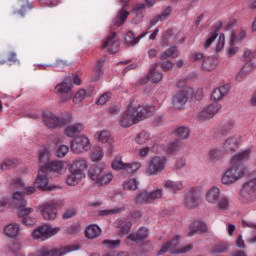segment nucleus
Returning a JSON list of instances; mask_svg holds the SVG:
<instances>
[{"instance_id": "obj_1", "label": "nucleus", "mask_w": 256, "mask_h": 256, "mask_svg": "<svg viewBox=\"0 0 256 256\" xmlns=\"http://www.w3.org/2000/svg\"><path fill=\"white\" fill-rule=\"evenodd\" d=\"M155 111H157V109L153 105L137 106L135 104H130L125 113L119 118L118 123L120 127L127 129V127L145 121L147 117L155 115Z\"/></svg>"}, {"instance_id": "obj_2", "label": "nucleus", "mask_w": 256, "mask_h": 256, "mask_svg": "<svg viewBox=\"0 0 256 256\" xmlns=\"http://www.w3.org/2000/svg\"><path fill=\"white\" fill-rule=\"evenodd\" d=\"M247 173V168L243 164H233L222 174L221 183L222 185H235L237 181L243 179Z\"/></svg>"}, {"instance_id": "obj_3", "label": "nucleus", "mask_w": 256, "mask_h": 256, "mask_svg": "<svg viewBox=\"0 0 256 256\" xmlns=\"http://www.w3.org/2000/svg\"><path fill=\"white\" fill-rule=\"evenodd\" d=\"M240 197H242V201L246 205H251V203L256 202V177L243 184Z\"/></svg>"}, {"instance_id": "obj_4", "label": "nucleus", "mask_w": 256, "mask_h": 256, "mask_svg": "<svg viewBox=\"0 0 256 256\" xmlns=\"http://www.w3.org/2000/svg\"><path fill=\"white\" fill-rule=\"evenodd\" d=\"M61 231L60 227H52L49 224L42 225L32 232V237L35 241H47L51 239L54 235H57Z\"/></svg>"}, {"instance_id": "obj_5", "label": "nucleus", "mask_w": 256, "mask_h": 256, "mask_svg": "<svg viewBox=\"0 0 256 256\" xmlns=\"http://www.w3.org/2000/svg\"><path fill=\"white\" fill-rule=\"evenodd\" d=\"M163 197V189L158 188L152 192L142 191L134 197V203L137 205H147L153 203L155 199H161Z\"/></svg>"}, {"instance_id": "obj_6", "label": "nucleus", "mask_w": 256, "mask_h": 256, "mask_svg": "<svg viewBox=\"0 0 256 256\" xmlns=\"http://www.w3.org/2000/svg\"><path fill=\"white\" fill-rule=\"evenodd\" d=\"M193 95V89L189 87H184L175 93L172 97V106L174 109H183L185 103L189 100V96Z\"/></svg>"}, {"instance_id": "obj_7", "label": "nucleus", "mask_w": 256, "mask_h": 256, "mask_svg": "<svg viewBox=\"0 0 256 256\" xmlns=\"http://www.w3.org/2000/svg\"><path fill=\"white\" fill-rule=\"evenodd\" d=\"M167 165V158L161 157V156H154L151 158L149 162L148 169L146 171V175H159V173H162L165 171V167Z\"/></svg>"}, {"instance_id": "obj_8", "label": "nucleus", "mask_w": 256, "mask_h": 256, "mask_svg": "<svg viewBox=\"0 0 256 256\" xmlns=\"http://www.w3.org/2000/svg\"><path fill=\"white\" fill-rule=\"evenodd\" d=\"M13 199V205L20 209L18 211V217H21L22 219H25V217H29L31 213H33V208H25V205H27V201L23 198V194L19 192H14L12 195Z\"/></svg>"}, {"instance_id": "obj_9", "label": "nucleus", "mask_w": 256, "mask_h": 256, "mask_svg": "<svg viewBox=\"0 0 256 256\" xmlns=\"http://www.w3.org/2000/svg\"><path fill=\"white\" fill-rule=\"evenodd\" d=\"M78 249L79 246H67L59 249H49L47 247H42L32 256H63L67 255V253H71V251H77Z\"/></svg>"}, {"instance_id": "obj_10", "label": "nucleus", "mask_w": 256, "mask_h": 256, "mask_svg": "<svg viewBox=\"0 0 256 256\" xmlns=\"http://www.w3.org/2000/svg\"><path fill=\"white\" fill-rule=\"evenodd\" d=\"M89 138L85 135L78 136L71 141L70 149L72 153L79 155L81 153H87L89 151Z\"/></svg>"}, {"instance_id": "obj_11", "label": "nucleus", "mask_w": 256, "mask_h": 256, "mask_svg": "<svg viewBox=\"0 0 256 256\" xmlns=\"http://www.w3.org/2000/svg\"><path fill=\"white\" fill-rule=\"evenodd\" d=\"M177 245H179V236H176L174 239L164 244L159 251V255H163V253H167V251L169 253H189V251L193 249V245L189 244L181 249L175 250Z\"/></svg>"}, {"instance_id": "obj_12", "label": "nucleus", "mask_w": 256, "mask_h": 256, "mask_svg": "<svg viewBox=\"0 0 256 256\" xmlns=\"http://www.w3.org/2000/svg\"><path fill=\"white\" fill-rule=\"evenodd\" d=\"M201 205V193L195 189H190L184 197V207L186 209H197Z\"/></svg>"}, {"instance_id": "obj_13", "label": "nucleus", "mask_w": 256, "mask_h": 256, "mask_svg": "<svg viewBox=\"0 0 256 256\" xmlns=\"http://www.w3.org/2000/svg\"><path fill=\"white\" fill-rule=\"evenodd\" d=\"M57 203L50 201L42 204L39 209L40 213L45 221H55L57 219Z\"/></svg>"}, {"instance_id": "obj_14", "label": "nucleus", "mask_w": 256, "mask_h": 256, "mask_svg": "<svg viewBox=\"0 0 256 256\" xmlns=\"http://www.w3.org/2000/svg\"><path fill=\"white\" fill-rule=\"evenodd\" d=\"M73 89V84L71 83V79H65L60 84L56 85L55 93L59 95V97H65L62 101H69L71 99V91Z\"/></svg>"}, {"instance_id": "obj_15", "label": "nucleus", "mask_w": 256, "mask_h": 256, "mask_svg": "<svg viewBox=\"0 0 256 256\" xmlns=\"http://www.w3.org/2000/svg\"><path fill=\"white\" fill-rule=\"evenodd\" d=\"M221 111V104L214 102L202 109V111L199 114V117L203 121H207V119H213L217 113Z\"/></svg>"}, {"instance_id": "obj_16", "label": "nucleus", "mask_w": 256, "mask_h": 256, "mask_svg": "<svg viewBox=\"0 0 256 256\" xmlns=\"http://www.w3.org/2000/svg\"><path fill=\"white\" fill-rule=\"evenodd\" d=\"M47 171L45 169H39L38 175L35 181V185L42 189V191H53L55 187L49 186V177L47 176Z\"/></svg>"}, {"instance_id": "obj_17", "label": "nucleus", "mask_w": 256, "mask_h": 256, "mask_svg": "<svg viewBox=\"0 0 256 256\" xmlns=\"http://www.w3.org/2000/svg\"><path fill=\"white\" fill-rule=\"evenodd\" d=\"M204 199L209 205H217L221 199V189L217 186H212L205 192Z\"/></svg>"}, {"instance_id": "obj_18", "label": "nucleus", "mask_w": 256, "mask_h": 256, "mask_svg": "<svg viewBox=\"0 0 256 256\" xmlns=\"http://www.w3.org/2000/svg\"><path fill=\"white\" fill-rule=\"evenodd\" d=\"M95 139L100 143H105L108 145V152L113 153V137H111V132L107 130L98 131L95 133Z\"/></svg>"}, {"instance_id": "obj_19", "label": "nucleus", "mask_w": 256, "mask_h": 256, "mask_svg": "<svg viewBox=\"0 0 256 256\" xmlns=\"http://www.w3.org/2000/svg\"><path fill=\"white\" fill-rule=\"evenodd\" d=\"M241 143V136L234 135L229 136L222 145V149L224 153H231V151H235L239 144Z\"/></svg>"}, {"instance_id": "obj_20", "label": "nucleus", "mask_w": 256, "mask_h": 256, "mask_svg": "<svg viewBox=\"0 0 256 256\" xmlns=\"http://www.w3.org/2000/svg\"><path fill=\"white\" fill-rule=\"evenodd\" d=\"M149 237V230L147 228H140L138 233H134L129 235L125 243L126 245H135V243H139V241H143V239H147Z\"/></svg>"}, {"instance_id": "obj_21", "label": "nucleus", "mask_w": 256, "mask_h": 256, "mask_svg": "<svg viewBox=\"0 0 256 256\" xmlns=\"http://www.w3.org/2000/svg\"><path fill=\"white\" fill-rule=\"evenodd\" d=\"M69 171H74L75 173H79L80 175L85 177V171H87V160L83 158H77L72 161L71 164L68 165Z\"/></svg>"}, {"instance_id": "obj_22", "label": "nucleus", "mask_w": 256, "mask_h": 256, "mask_svg": "<svg viewBox=\"0 0 256 256\" xmlns=\"http://www.w3.org/2000/svg\"><path fill=\"white\" fill-rule=\"evenodd\" d=\"M245 32H232L231 38H230V48L228 49L227 55L228 57H234L237 54V51H239V48L234 47L233 45H235V43H237V41H242V39H245Z\"/></svg>"}, {"instance_id": "obj_23", "label": "nucleus", "mask_w": 256, "mask_h": 256, "mask_svg": "<svg viewBox=\"0 0 256 256\" xmlns=\"http://www.w3.org/2000/svg\"><path fill=\"white\" fill-rule=\"evenodd\" d=\"M108 47V53L114 54L119 51V41L117 40V34L112 33L108 36L107 40L103 43L102 49Z\"/></svg>"}, {"instance_id": "obj_24", "label": "nucleus", "mask_w": 256, "mask_h": 256, "mask_svg": "<svg viewBox=\"0 0 256 256\" xmlns=\"http://www.w3.org/2000/svg\"><path fill=\"white\" fill-rule=\"evenodd\" d=\"M44 124L48 129H55V127H59V125L65 124V119L59 118L54 114H46L43 119Z\"/></svg>"}, {"instance_id": "obj_25", "label": "nucleus", "mask_w": 256, "mask_h": 256, "mask_svg": "<svg viewBox=\"0 0 256 256\" xmlns=\"http://www.w3.org/2000/svg\"><path fill=\"white\" fill-rule=\"evenodd\" d=\"M252 153L253 149L251 148L240 150L236 155L233 156L231 163L234 165H238V163H245V161H249V159H251Z\"/></svg>"}, {"instance_id": "obj_26", "label": "nucleus", "mask_w": 256, "mask_h": 256, "mask_svg": "<svg viewBox=\"0 0 256 256\" xmlns=\"http://www.w3.org/2000/svg\"><path fill=\"white\" fill-rule=\"evenodd\" d=\"M45 170L48 173H54V175H63L67 171L63 161H51Z\"/></svg>"}, {"instance_id": "obj_27", "label": "nucleus", "mask_w": 256, "mask_h": 256, "mask_svg": "<svg viewBox=\"0 0 256 256\" xmlns=\"http://www.w3.org/2000/svg\"><path fill=\"white\" fill-rule=\"evenodd\" d=\"M229 91H231V86H229V84H225L224 86L213 90L211 99H213V101H221L223 97H227V95H229Z\"/></svg>"}, {"instance_id": "obj_28", "label": "nucleus", "mask_w": 256, "mask_h": 256, "mask_svg": "<svg viewBox=\"0 0 256 256\" xmlns=\"http://www.w3.org/2000/svg\"><path fill=\"white\" fill-rule=\"evenodd\" d=\"M244 61H245V64L243 65L242 69L238 73L237 79H243V77H247V75L253 72L256 67V63L254 60H248L247 58H244Z\"/></svg>"}, {"instance_id": "obj_29", "label": "nucleus", "mask_w": 256, "mask_h": 256, "mask_svg": "<svg viewBox=\"0 0 256 256\" xmlns=\"http://www.w3.org/2000/svg\"><path fill=\"white\" fill-rule=\"evenodd\" d=\"M51 163V152L47 148H42L39 154V169H46Z\"/></svg>"}, {"instance_id": "obj_30", "label": "nucleus", "mask_w": 256, "mask_h": 256, "mask_svg": "<svg viewBox=\"0 0 256 256\" xmlns=\"http://www.w3.org/2000/svg\"><path fill=\"white\" fill-rule=\"evenodd\" d=\"M164 189L170 191V193H177V191H183V182L182 181H173V180H165L163 182Z\"/></svg>"}, {"instance_id": "obj_31", "label": "nucleus", "mask_w": 256, "mask_h": 256, "mask_svg": "<svg viewBox=\"0 0 256 256\" xmlns=\"http://www.w3.org/2000/svg\"><path fill=\"white\" fill-rule=\"evenodd\" d=\"M103 169V164L92 166L88 171V177L97 184L103 174Z\"/></svg>"}, {"instance_id": "obj_32", "label": "nucleus", "mask_w": 256, "mask_h": 256, "mask_svg": "<svg viewBox=\"0 0 256 256\" xmlns=\"http://www.w3.org/2000/svg\"><path fill=\"white\" fill-rule=\"evenodd\" d=\"M85 129L83 123H75L70 126H67L64 130V134L66 137H75V135H79Z\"/></svg>"}, {"instance_id": "obj_33", "label": "nucleus", "mask_w": 256, "mask_h": 256, "mask_svg": "<svg viewBox=\"0 0 256 256\" xmlns=\"http://www.w3.org/2000/svg\"><path fill=\"white\" fill-rule=\"evenodd\" d=\"M20 231L21 228L19 227V224L16 223H12L4 227V234L10 239H17V237H19Z\"/></svg>"}, {"instance_id": "obj_34", "label": "nucleus", "mask_w": 256, "mask_h": 256, "mask_svg": "<svg viewBox=\"0 0 256 256\" xmlns=\"http://www.w3.org/2000/svg\"><path fill=\"white\" fill-rule=\"evenodd\" d=\"M128 17H129V11H127L125 9H121L118 12L117 16L112 21V25H113L114 29L121 27V25H123L125 23V21H127Z\"/></svg>"}, {"instance_id": "obj_35", "label": "nucleus", "mask_w": 256, "mask_h": 256, "mask_svg": "<svg viewBox=\"0 0 256 256\" xmlns=\"http://www.w3.org/2000/svg\"><path fill=\"white\" fill-rule=\"evenodd\" d=\"M115 227L123 233V235H126L129 233L131 227L133 226V223H131V220L125 219V218H120L116 220L114 223Z\"/></svg>"}, {"instance_id": "obj_36", "label": "nucleus", "mask_w": 256, "mask_h": 256, "mask_svg": "<svg viewBox=\"0 0 256 256\" xmlns=\"http://www.w3.org/2000/svg\"><path fill=\"white\" fill-rule=\"evenodd\" d=\"M70 175L66 178V183L70 187H75V185H79V182L81 179H85V176H83L80 173L74 172L73 170H69Z\"/></svg>"}, {"instance_id": "obj_37", "label": "nucleus", "mask_w": 256, "mask_h": 256, "mask_svg": "<svg viewBox=\"0 0 256 256\" xmlns=\"http://www.w3.org/2000/svg\"><path fill=\"white\" fill-rule=\"evenodd\" d=\"M205 231H207V224H205V222L194 221L188 235L189 237H193L195 233H199V232L205 233Z\"/></svg>"}, {"instance_id": "obj_38", "label": "nucleus", "mask_w": 256, "mask_h": 256, "mask_svg": "<svg viewBox=\"0 0 256 256\" xmlns=\"http://www.w3.org/2000/svg\"><path fill=\"white\" fill-rule=\"evenodd\" d=\"M219 60L216 58L206 57L202 61V69L204 71H213L217 67Z\"/></svg>"}, {"instance_id": "obj_39", "label": "nucleus", "mask_w": 256, "mask_h": 256, "mask_svg": "<svg viewBox=\"0 0 256 256\" xmlns=\"http://www.w3.org/2000/svg\"><path fill=\"white\" fill-rule=\"evenodd\" d=\"M146 35H147V32L139 35V37H135V33L129 31L126 34L125 42L127 43V45L135 46V45H137V43H139V40L143 39V37H146Z\"/></svg>"}, {"instance_id": "obj_40", "label": "nucleus", "mask_w": 256, "mask_h": 256, "mask_svg": "<svg viewBox=\"0 0 256 256\" xmlns=\"http://www.w3.org/2000/svg\"><path fill=\"white\" fill-rule=\"evenodd\" d=\"M146 77L149 81H152V83H159V81L163 79V73L155 70V67H153L150 69Z\"/></svg>"}, {"instance_id": "obj_41", "label": "nucleus", "mask_w": 256, "mask_h": 256, "mask_svg": "<svg viewBox=\"0 0 256 256\" xmlns=\"http://www.w3.org/2000/svg\"><path fill=\"white\" fill-rule=\"evenodd\" d=\"M99 235H101V228H99V226L97 225H90L87 229H86V237L88 239H95L97 237H99Z\"/></svg>"}, {"instance_id": "obj_42", "label": "nucleus", "mask_w": 256, "mask_h": 256, "mask_svg": "<svg viewBox=\"0 0 256 256\" xmlns=\"http://www.w3.org/2000/svg\"><path fill=\"white\" fill-rule=\"evenodd\" d=\"M169 57H172L173 59L179 57V51L176 47H170L160 54L161 61H165V59H169Z\"/></svg>"}, {"instance_id": "obj_43", "label": "nucleus", "mask_w": 256, "mask_h": 256, "mask_svg": "<svg viewBox=\"0 0 256 256\" xmlns=\"http://www.w3.org/2000/svg\"><path fill=\"white\" fill-rule=\"evenodd\" d=\"M235 129V124L232 122H226L222 124L218 129V135H229V133H233Z\"/></svg>"}, {"instance_id": "obj_44", "label": "nucleus", "mask_w": 256, "mask_h": 256, "mask_svg": "<svg viewBox=\"0 0 256 256\" xmlns=\"http://www.w3.org/2000/svg\"><path fill=\"white\" fill-rule=\"evenodd\" d=\"M125 211V207H116L113 209H106L98 211L99 217H107L109 215H117L118 213H123Z\"/></svg>"}, {"instance_id": "obj_45", "label": "nucleus", "mask_w": 256, "mask_h": 256, "mask_svg": "<svg viewBox=\"0 0 256 256\" xmlns=\"http://www.w3.org/2000/svg\"><path fill=\"white\" fill-rule=\"evenodd\" d=\"M151 139V134L146 131H142L136 135L135 141L138 145H145Z\"/></svg>"}, {"instance_id": "obj_46", "label": "nucleus", "mask_w": 256, "mask_h": 256, "mask_svg": "<svg viewBox=\"0 0 256 256\" xmlns=\"http://www.w3.org/2000/svg\"><path fill=\"white\" fill-rule=\"evenodd\" d=\"M123 187L126 191H137V189H139V181L135 178H131L123 184Z\"/></svg>"}, {"instance_id": "obj_47", "label": "nucleus", "mask_w": 256, "mask_h": 256, "mask_svg": "<svg viewBox=\"0 0 256 256\" xmlns=\"http://www.w3.org/2000/svg\"><path fill=\"white\" fill-rule=\"evenodd\" d=\"M216 204H217V208L219 209V211H227V210H229L231 202L229 201V198L222 197L218 200V202Z\"/></svg>"}, {"instance_id": "obj_48", "label": "nucleus", "mask_w": 256, "mask_h": 256, "mask_svg": "<svg viewBox=\"0 0 256 256\" xmlns=\"http://www.w3.org/2000/svg\"><path fill=\"white\" fill-rule=\"evenodd\" d=\"M91 97V92H87L84 89L79 90L73 99L74 103H81V101Z\"/></svg>"}, {"instance_id": "obj_49", "label": "nucleus", "mask_w": 256, "mask_h": 256, "mask_svg": "<svg viewBox=\"0 0 256 256\" xmlns=\"http://www.w3.org/2000/svg\"><path fill=\"white\" fill-rule=\"evenodd\" d=\"M141 169V163L133 162V163H126V173L129 175H133L137 173Z\"/></svg>"}, {"instance_id": "obj_50", "label": "nucleus", "mask_w": 256, "mask_h": 256, "mask_svg": "<svg viewBox=\"0 0 256 256\" xmlns=\"http://www.w3.org/2000/svg\"><path fill=\"white\" fill-rule=\"evenodd\" d=\"M111 181H113V174L112 173H106L104 174L102 172L100 179L98 180V183H96V185H109V183H111Z\"/></svg>"}, {"instance_id": "obj_51", "label": "nucleus", "mask_w": 256, "mask_h": 256, "mask_svg": "<svg viewBox=\"0 0 256 256\" xmlns=\"http://www.w3.org/2000/svg\"><path fill=\"white\" fill-rule=\"evenodd\" d=\"M105 155V151L101 147H97L92 151L91 159L92 161H101L103 159V156Z\"/></svg>"}, {"instance_id": "obj_52", "label": "nucleus", "mask_w": 256, "mask_h": 256, "mask_svg": "<svg viewBox=\"0 0 256 256\" xmlns=\"http://www.w3.org/2000/svg\"><path fill=\"white\" fill-rule=\"evenodd\" d=\"M189 133V128L185 126L178 127L175 130V135H177L179 139H187L189 137Z\"/></svg>"}, {"instance_id": "obj_53", "label": "nucleus", "mask_w": 256, "mask_h": 256, "mask_svg": "<svg viewBox=\"0 0 256 256\" xmlns=\"http://www.w3.org/2000/svg\"><path fill=\"white\" fill-rule=\"evenodd\" d=\"M102 244L107 249H118V247H121V240H104Z\"/></svg>"}, {"instance_id": "obj_54", "label": "nucleus", "mask_w": 256, "mask_h": 256, "mask_svg": "<svg viewBox=\"0 0 256 256\" xmlns=\"http://www.w3.org/2000/svg\"><path fill=\"white\" fill-rule=\"evenodd\" d=\"M112 168H114L116 171H126L127 170V163H123L121 159H114L112 161Z\"/></svg>"}, {"instance_id": "obj_55", "label": "nucleus", "mask_w": 256, "mask_h": 256, "mask_svg": "<svg viewBox=\"0 0 256 256\" xmlns=\"http://www.w3.org/2000/svg\"><path fill=\"white\" fill-rule=\"evenodd\" d=\"M223 152H221L219 149H211L208 152V157L210 161H219V158L222 157Z\"/></svg>"}, {"instance_id": "obj_56", "label": "nucleus", "mask_w": 256, "mask_h": 256, "mask_svg": "<svg viewBox=\"0 0 256 256\" xmlns=\"http://www.w3.org/2000/svg\"><path fill=\"white\" fill-rule=\"evenodd\" d=\"M17 165V160L15 159H7L1 165L0 168L2 171H7V169H11Z\"/></svg>"}, {"instance_id": "obj_57", "label": "nucleus", "mask_w": 256, "mask_h": 256, "mask_svg": "<svg viewBox=\"0 0 256 256\" xmlns=\"http://www.w3.org/2000/svg\"><path fill=\"white\" fill-rule=\"evenodd\" d=\"M67 153H69V146L61 145L56 151V157H59V159H63V157H65Z\"/></svg>"}, {"instance_id": "obj_58", "label": "nucleus", "mask_w": 256, "mask_h": 256, "mask_svg": "<svg viewBox=\"0 0 256 256\" xmlns=\"http://www.w3.org/2000/svg\"><path fill=\"white\" fill-rule=\"evenodd\" d=\"M219 30H215L214 32H212L209 36V38L205 41L204 43V49H209V47H211V43H213V41H215V39H217V32Z\"/></svg>"}, {"instance_id": "obj_59", "label": "nucleus", "mask_w": 256, "mask_h": 256, "mask_svg": "<svg viewBox=\"0 0 256 256\" xmlns=\"http://www.w3.org/2000/svg\"><path fill=\"white\" fill-rule=\"evenodd\" d=\"M243 59L254 61L256 64V51L246 50L243 54Z\"/></svg>"}, {"instance_id": "obj_60", "label": "nucleus", "mask_w": 256, "mask_h": 256, "mask_svg": "<svg viewBox=\"0 0 256 256\" xmlns=\"http://www.w3.org/2000/svg\"><path fill=\"white\" fill-rule=\"evenodd\" d=\"M225 47V34H220L216 44V51L219 52Z\"/></svg>"}, {"instance_id": "obj_61", "label": "nucleus", "mask_w": 256, "mask_h": 256, "mask_svg": "<svg viewBox=\"0 0 256 256\" xmlns=\"http://www.w3.org/2000/svg\"><path fill=\"white\" fill-rule=\"evenodd\" d=\"M111 98L110 93H104L102 94L99 99L97 100V105H105L107 101Z\"/></svg>"}, {"instance_id": "obj_62", "label": "nucleus", "mask_w": 256, "mask_h": 256, "mask_svg": "<svg viewBox=\"0 0 256 256\" xmlns=\"http://www.w3.org/2000/svg\"><path fill=\"white\" fill-rule=\"evenodd\" d=\"M8 249L12 253H19V251L21 250V242H13L9 244Z\"/></svg>"}, {"instance_id": "obj_63", "label": "nucleus", "mask_w": 256, "mask_h": 256, "mask_svg": "<svg viewBox=\"0 0 256 256\" xmlns=\"http://www.w3.org/2000/svg\"><path fill=\"white\" fill-rule=\"evenodd\" d=\"M23 225H26L27 227H31V225H35L36 220L33 217L26 216L22 219Z\"/></svg>"}, {"instance_id": "obj_64", "label": "nucleus", "mask_w": 256, "mask_h": 256, "mask_svg": "<svg viewBox=\"0 0 256 256\" xmlns=\"http://www.w3.org/2000/svg\"><path fill=\"white\" fill-rule=\"evenodd\" d=\"M77 215V210L75 209H68L63 214V219H71V217H75Z\"/></svg>"}]
</instances>
